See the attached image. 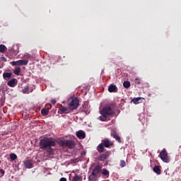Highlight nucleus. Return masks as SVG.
Returning <instances> with one entry per match:
<instances>
[{
	"instance_id": "f257e3e1",
	"label": "nucleus",
	"mask_w": 181,
	"mask_h": 181,
	"mask_svg": "<svg viewBox=\"0 0 181 181\" xmlns=\"http://www.w3.org/2000/svg\"><path fill=\"white\" fill-rule=\"evenodd\" d=\"M56 146V141H53L52 138L44 137L40 141V147L42 151H45L48 156L54 155V149L52 147Z\"/></svg>"
},
{
	"instance_id": "f03ea898",
	"label": "nucleus",
	"mask_w": 181,
	"mask_h": 181,
	"mask_svg": "<svg viewBox=\"0 0 181 181\" xmlns=\"http://www.w3.org/2000/svg\"><path fill=\"white\" fill-rule=\"evenodd\" d=\"M114 112V103L108 102L105 106L100 107V114H113Z\"/></svg>"
},
{
	"instance_id": "7ed1b4c3",
	"label": "nucleus",
	"mask_w": 181,
	"mask_h": 181,
	"mask_svg": "<svg viewBox=\"0 0 181 181\" xmlns=\"http://www.w3.org/2000/svg\"><path fill=\"white\" fill-rule=\"evenodd\" d=\"M57 144L61 147H67L69 149H74V148L75 147V142L73 140L59 139L57 141Z\"/></svg>"
},
{
	"instance_id": "20e7f679",
	"label": "nucleus",
	"mask_w": 181,
	"mask_h": 181,
	"mask_svg": "<svg viewBox=\"0 0 181 181\" xmlns=\"http://www.w3.org/2000/svg\"><path fill=\"white\" fill-rule=\"evenodd\" d=\"M78 105H80V100H78L77 98H75L72 99L69 103V108L73 111L74 110H77V108H78Z\"/></svg>"
},
{
	"instance_id": "39448f33",
	"label": "nucleus",
	"mask_w": 181,
	"mask_h": 181,
	"mask_svg": "<svg viewBox=\"0 0 181 181\" xmlns=\"http://www.w3.org/2000/svg\"><path fill=\"white\" fill-rule=\"evenodd\" d=\"M160 156L161 160H163L164 163L170 162V158L169 156H168V152L165 148H163V151H161L160 153Z\"/></svg>"
},
{
	"instance_id": "423d86ee",
	"label": "nucleus",
	"mask_w": 181,
	"mask_h": 181,
	"mask_svg": "<svg viewBox=\"0 0 181 181\" xmlns=\"http://www.w3.org/2000/svg\"><path fill=\"white\" fill-rule=\"evenodd\" d=\"M24 168L26 169H32L34 167L33 160L32 159L26 158L23 161Z\"/></svg>"
},
{
	"instance_id": "0eeeda50",
	"label": "nucleus",
	"mask_w": 181,
	"mask_h": 181,
	"mask_svg": "<svg viewBox=\"0 0 181 181\" xmlns=\"http://www.w3.org/2000/svg\"><path fill=\"white\" fill-rule=\"evenodd\" d=\"M100 145H103V146L106 148H109L110 146H113V143L111 141H109L108 139H105L104 140H102V142Z\"/></svg>"
},
{
	"instance_id": "6e6552de",
	"label": "nucleus",
	"mask_w": 181,
	"mask_h": 181,
	"mask_svg": "<svg viewBox=\"0 0 181 181\" xmlns=\"http://www.w3.org/2000/svg\"><path fill=\"white\" fill-rule=\"evenodd\" d=\"M76 135L79 139H83L86 138V133H84L83 130L76 132Z\"/></svg>"
},
{
	"instance_id": "1a4fd4ad",
	"label": "nucleus",
	"mask_w": 181,
	"mask_h": 181,
	"mask_svg": "<svg viewBox=\"0 0 181 181\" xmlns=\"http://www.w3.org/2000/svg\"><path fill=\"white\" fill-rule=\"evenodd\" d=\"M81 112H85V114H90V107L88 105H83Z\"/></svg>"
},
{
	"instance_id": "9d476101",
	"label": "nucleus",
	"mask_w": 181,
	"mask_h": 181,
	"mask_svg": "<svg viewBox=\"0 0 181 181\" xmlns=\"http://www.w3.org/2000/svg\"><path fill=\"white\" fill-rule=\"evenodd\" d=\"M18 83V81L16 80V78H13L11 80H10L7 84L9 87H15V86H16V83Z\"/></svg>"
},
{
	"instance_id": "9b49d317",
	"label": "nucleus",
	"mask_w": 181,
	"mask_h": 181,
	"mask_svg": "<svg viewBox=\"0 0 181 181\" xmlns=\"http://www.w3.org/2000/svg\"><path fill=\"white\" fill-rule=\"evenodd\" d=\"M100 170H101V166L97 165L95 167V168L93 170L92 174H93V175H96L97 176L100 173Z\"/></svg>"
},
{
	"instance_id": "f8f14e48",
	"label": "nucleus",
	"mask_w": 181,
	"mask_h": 181,
	"mask_svg": "<svg viewBox=\"0 0 181 181\" xmlns=\"http://www.w3.org/2000/svg\"><path fill=\"white\" fill-rule=\"evenodd\" d=\"M29 63V60L23 59V60H18V66H26Z\"/></svg>"
},
{
	"instance_id": "ddd939ff",
	"label": "nucleus",
	"mask_w": 181,
	"mask_h": 181,
	"mask_svg": "<svg viewBox=\"0 0 181 181\" xmlns=\"http://www.w3.org/2000/svg\"><path fill=\"white\" fill-rule=\"evenodd\" d=\"M109 156L108 153H105L104 154L99 156V160L100 161H104L105 159H107Z\"/></svg>"
},
{
	"instance_id": "4468645a",
	"label": "nucleus",
	"mask_w": 181,
	"mask_h": 181,
	"mask_svg": "<svg viewBox=\"0 0 181 181\" xmlns=\"http://www.w3.org/2000/svg\"><path fill=\"white\" fill-rule=\"evenodd\" d=\"M109 115H109V114H103L102 116H100L99 117V119L101 121V122H105L107 121V118Z\"/></svg>"
},
{
	"instance_id": "2eb2a0df",
	"label": "nucleus",
	"mask_w": 181,
	"mask_h": 181,
	"mask_svg": "<svg viewBox=\"0 0 181 181\" xmlns=\"http://www.w3.org/2000/svg\"><path fill=\"white\" fill-rule=\"evenodd\" d=\"M114 138L115 139L116 141L119 142V144H121V142H122V140L121 139V136H119V134H117L115 131L114 133Z\"/></svg>"
},
{
	"instance_id": "dca6fc26",
	"label": "nucleus",
	"mask_w": 181,
	"mask_h": 181,
	"mask_svg": "<svg viewBox=\"0 0 181 181\" xmlns=\"http://www.w3.org/2000/svg\"><path fill=\"white\" fill-rule=\"evenodd\" d=\"M153 170L155 172V173H156L157 175H160L161 173V170L159 166L156 165L155 167H153Z\"/></svg>"
},
{
	"instance_id": "f3484780",
	"label": "nucleus",
	"mask_w": 181,
	"mask_h": 181,
	"mask_svg": "<svg viewBox=\"0 0 181 181\" xmlns=\"http://www.w3.org/2000/svg\"><path fill=\"white\" fill-rule=\"evenodd\" d=\"M11 77H12V73L4 72L3 74V78H4V80H6V78H11Z\"/></svg>"
},
{
	"instance_id": "a211bd4d",
	"label": "nucleus",
	"mask_w": 181,
	"mask_h": 181,
	"mask_svg": "<svg viewBox=\"0 0 181 181\" xmlns=\"http://www.w3.org/2000/svg\"><path fill=\"white\" fill-rule=\"evenodd\" d=\"M70 110V108L64 107L63 105H61V107L59 108V111L60 112H69V110Z\"/></svg>"
},
{
	"instance_id": "6ab92c4d",
	"label": "nucleus",
	"mask_w": 181,
	"mask_h": 181,
	"mask_svg": "<svg viewBox=\"0 0 181 181\" xmlns=\"http://www.w3.org/2000/svg\"><path fill=\"white\" fill-rule=\"evenodd\" d=\"M104 147H105V146H103V145L99 144V145L98 146V147H97V151H98V152H99V153H103L104 151H105V148H104Z\"/></svg>"
},
{
	"instance_id": "aec40b11",
	"label": "nucleus",
	"mask_w": 181,
	"mask_h": 181,
	"mask_svg": "<svg viewBox=\"0 0 181 181\" xmlns=\"http://www.w3.org/2000/svg\"><path fill=\"white\" fill-rule=\"evenodd\" d=\"M14 74H16V76H19L20 73H21V67H16L14 71H13Z\"/></svg>"
},
{
	"instance_id": "412c9836",
	"label": "nucleus",
	"mask_w": 181,
	"mask_h": 181,
	"mask_svg": "<svg viewBox=\"0 0 181 181\" xmlns=\"http://www.w3.org/2000/svg\"><path fill=\"white\" fill-rule=\"evenodd\" d=\"M140 100H141V97H137L132 98V101L134 103V104H139Z\"/></svg>"
},
{
	"instance_id": "4be33fe9",
	"label": "nucleus",
	"mask_w": 181,
	"mask_h": 181,
	"mask_svg": "<svg viewBox=\"0 0 181 181\" xmlns=\"http://www.w3.org/2000/svg\"><path fill=\"white\" fill-rule=\"evenodd\" d=\"M8 50L6 49V47L4 45H0V52L1 53H4V52H6Z\"/></svg>"
},
{
	"instance_id": "5701e85b",
	"label": "nucleus",
	"mask_w": 181,
	"mask_h": 181,
	"mask_svg": "<svg viewBox=\"0 0 181 181\" xmlns=\"http://www.w3.org/2000/svg\"><path fill=\"white\" fill-rule=\"evenodd\" d=\"M102 175H103V176H105L106 177H109V171L107 170L103 169Z\"/></svg>"
},
{
	"instance_id": "b1692460",
	"label": "nucleus",
	"mask_w": 181,
	"mask_h": 181,
	"mask_svg": "<svg viewBox=\"0 0 181 181\" xmlns=\"http://www.w3.org/2000/svg\"><path fill=\"white\" fill-rule=\"evenodd\" d=\"M82 180V177L77 175L76 174L72 178V181H81Z\"/></svg>"
},
{
	"instance_id": "393cba45",
	"label": "nucleus",
	"mask_w": 181,
	"mask_h": 181,
	"mask_svg": "<svg viewBox=\"0 0 181 181\" xmlns=\"http://www.w3.org/2000/svg\"><path fill=\"white\" fill-rule=\"evenodd\" d=\"M123 86L125 88H129V87L131 86V83L130 81H124L123 83Z\"/></svg>"
},
{
	"instance_id": "a878e982",
	"label": "nucleus",
	"mask_w": 181,
	"mask_h": 181,
	"mask_svg": "<svg viewBox=\"0 0 181 181\" xmlns=\"http://www.w3.org/2000/svg\"><path fill=\"white\" fill-rule=\"evenodd\" d=\"M49 107H45L41 110V114H49Z\"/></svg>"
},
{
	"instance_id": "bb28decb",
	"label": "nucleus",
	"mask_w": 181,
	"mask_h": 181,
	"mask_svg": "<svg viewBox=\"0 0 181 181\" xmlns=\"http://www.w3.org/2000/svg\"><path fill=\"white\" fill-rule=\"evenodd\" d=\"M127 163L125 160H120L119 166L120 168H125Z\"/></svg>"
},
{
	"instance_id": "cd10ccee",
	"label": "nucleus",
	"mask_w": 181,
	"mask_h": 181,
	"mask_svg": "<svg viewBox=\"0 0 181 181\" xmlns=\"http://www.w3.org/2000/svg\"><path fill=\"white\" fill-rule=\"evenodd\" d=\"M22 92L23 94L29 93V86H25L24 88L22 89Z\"/></svg>"
},
{
	"instance_id": "c85d7f7f",
	"label": "nucleus",
	"mask_w": 181,
	"mask_h": 181,
	"mask_svg": "<svg viewBox=\"0 0 181 181\" xmlns=\"http://www.w3.org/2000/svg\"><path fill=\"white\" fill-rule=\"evenodd\" d=\"M108 91L109 93H114V83L110 84L108 87Z\"/></svg>"
},
{
	"instance_id": "c756f323",
	"label": "nucleus",
	"mask_w": 181,
	"mask_h": 181,
	"mask_svg": "<svg viewBox=\"0 0 181 181\" xmlns=\"http://www.w3.org/2000/svg\"><path fill=\"white\" fill-rule=\"evenodd\" d=\"M10 159L13 161L17 159V156L14 153H11L10 154Z\"/></svg>"
},
{
	"instance_id": "7c9ffc66",
	"label": "nucleus",
	"mask_w": 181,
	"mask_h": 181,
	"mask_svg": "<svg viewBox=\"0 0 181 181\" xmlns=\"http://www.w3.org/2000/svg\"><path fill=\"white\" fill-rule=\"evenodd\" d=\"M97 175L94 174H91L90 176L88 177V180L92 181L96 179Z\"/></svg>"
},
{
	"instance_id": "2f4dec72",
	"label": "nucleus",
	"mask_w": 181,
	"mask_h": 181,
	"mask_svg": "<svg viewBox=\"0 0 181 181\" xmlns=\"http://www.w3.org/2000/svg\"><path fill=\"white\" fill-rule=\"evenodd\" d=\"M12 66H19L18 61H13L10 62Z\"/></svg>"
},
{
	"instance_id": "473e14b6",
	"label": "nucleus",
	"mask_w": 181,
	"mask_h": 181,
	"mask_svg": "<svg viewBox=\"0 0 181 181\" xmlns=\"http://www.w3.org/2000/svg\"><path fill=\"white\" fill-rule=\"evenodd\" d=\"M134 83H135L136 84H141V78H135Z\"/></svg>"
},
{
	"instance_id": "72a5a7b5",
	"label": "nucleus",
	"mask_w": 181,
	"mask_h": 181,
	"mask_svg": "<svg viewBox=\"0 0 181 181\" xmlns=\"http://www.w3.org/2000/svg\"><path fill=\"white\" fill-rule=\"evenodd\" d=\"M24 120H28L29 119V115L25 114L22 115Z\"/></svg>"
},
{
	"instance_id": "f704fd0d",
	"label": "nucleus",
	"mask_w": 181,
	"mask_h": 181,
	"mask_svg": "<svg viewBox=\"0 0 181 181\" xmlns=\"http://www.w3.org/2000/svg\"><path fill=\"white\" fill-rule=\"evenodd\" d=\"M71 162L72 163H76L77 162V158L71 159Z\"/></svg>"
},
{
	"instance_id": "c9c22d12",
	"label": "nucleus",
	"mask_w": 181,
	"mask_h": 181,
	"mask_svg": "<svg viewBox=\"0 0 181 181\" xmlns=\"http://www.w3.org/2000/svg\"><path fill=\"white\" fill-rule=\"evenodd\" d=\"M51 103H52L53 105H54V104H56V100H55V99H52Z\"/></svg>"
},
{
	"instance_id": "e433bc0d",
	"label": "nucleus",
	"mask_w": 181,
	"mask_h": 181,
	"mask_svg": "<svg viewBox=\"0 0 181 181\" xmlns=\"http://www.w3.org/2000/svg\"><path fill=\"white\" fill-rule=\"evenodd\" d=\"M0 173L2 174V176H4V174H5V170H3V169H1V170H0Z\"/></svg>"
},
{
	"instance_id": "4c0bfd02",
	"label": "nucleus",
	"mask_w": 181,
	"mask_h": 181,
	"mask_svg": "<svg viewBox=\"0 0 181 181\" xmlns=\"http://www.w3.org/2000/svg\"><path fill=\"white\" fill-rule=\"evenodd\" d=\"M1 59L3 60V62H6V58L5 57H1Z\"/></svg>"
},
{
	"instance_id": "58836bf2",
	"label": "nucleus",
	"mask_w": 181,
	"mask_h": 181,
	"mask_svg": "<svg viewBox=\"0 0 181 181\" xmlns=\"http://www.w3.org/2000/svg\"><path fill=\"white\" fill-rule=\"evenodd\" d=\"M59 181H66V179L65 177H62L59 179Z\"/></svg>"
},
{
	"instance_id": "ea45409f",
	"label": "nucleus",
	"mask_w": 181,
	"mask_h": 181,
	"mask_svg": "<svg viewBox=\"0 0 181 181\" xmlns=\"http://www.w3.org/2000/svg\"><path fill=\"white\" fill-rule=\"evenodd\" d=\"M117 86L115 85V93H117Z\"/></svg>"
},
{
	"instance_id": "a19ab883",
	"label": "nucleus",
	"mask_w": 181,
	"mask_h": 181,
	"mask_svg": "<svg viewBox=\"0 0 181 181\" xmlns=\"http://www.w3.org/2000/svg\"><path fill=\"white\" fill-rule=\"evenodd\" d=\"M111 136H113V132H111Z\"/></svg>"
}]
</instances>
